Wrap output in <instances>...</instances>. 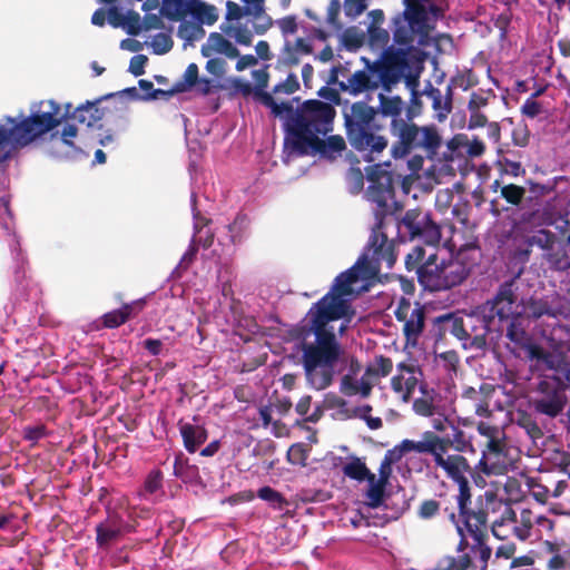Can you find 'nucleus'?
I'll use <instances>...</instances> for the list:
<instances>
[{"mask_svg": "<svg viewBox=\"0 0 570 570\" xmlns=\"http://www.w3.org/2000/svg\"><path fill=\"white\" fill-rule=\"evenodd\" d=\"M436 441H434V432L426 431L422 434V439L420 441L413 440H403L401 443V449L404 452H416L420 454H430L433 458V462L435 463V450H436Z\"/></svg>", "mask_w": 570, "mask_h": 570, "instance_id": "e433bc0d", "label": "nucleus"}, {"mask_svg": "<svg viewBox=\"0 0 570 570\" xmlns=\"http://www.w3.org/2000/svg\"><path fill=\"white\" fill-rule=\"evenodd\" d=\"M510 150H507L500 155L498 160V165L500 166V170L503 174L510 175L512 177H519L525 173L521 163L517 159H510Z\"/></svg>", "mask_w": 570, "mask_h": 570, "instance_id": "5fc2aeb1", "label": "nucleus"}, {"mask_svg": "<svg viewBox=\"0 0 570 570\" xmlns=\"http://www.w3.org/2000/svg\"><path fill=\"white\" fill-rule=\"evenodd\" d=\"M132 528L125 523L117 513L109 514L107 519L96 525V542L100 548H107L122 533L131 532Z\"/></svg>", "mask_w": 570, "mask_h": 570, "instance_id": "a878e982", "label": "nucleus"}, {"mask_svg": "<svg viewBox=\"0 0 570 570\" xmlns=\"http://www.w3.org/2000/svg\"><path fill=\"white\" fill-rule=\"evenodd\" d=\"M491 189L493 191L500 190V196L511 206L519 207L524 197H525V188L515 184H507L501 185L499 179H495Z\"/></svg>", "mask_w": 570, "mask_h": 570, "instance_id": "ea45409f", "label": "nucleus"}, {"mask_svg": "<svg viewBox=\"0 0 570 570\" xmlns=\"http://www.w3.org/2000/svg\"><path fill=\"white\" fill-rule=\"evenodd\" d=\"M554 317L570 320V288L563 294H557L553 298Z\"/></svg>", "mask_w": 570, "mask_h": 570, "instance_id": "13d9d810", "label": "nucleus"}, {"mask_svg": "<svg viewBox=\"0 0 570 570\" xmlns=\"http://www.w3.org/2000/svg\"><path fill=\"white\" fill-rule=\"evenodd\" d=\"M402 3L403 10L391 20L394 43L407 48L429 46L444 9L433 0H402Z\"/></svg>", "mask_w": 570, "mask_h": 570, "instance_id": "39448f33", "label": "nucleus"}, {"mask_svg": "<svg viewBox=\"0 0 570 570\" xmlns=\"http://www.w3.org/2000/svg\"><path fill=\"white\" fill-rule=\"evenodd\" d=\"M384 131L385 126L379 122L370 129L358 130L346 138L351 147L361 154L365 161L374 163L389 147V138Z\"/></svg>", "mask_w": 570, "mask_h": 570, "instance_id": "f3484780", "label": "nucleus"}, {"mask_svg": "<svg viewBox=\"0 0 570 570\" xmlns=\"http://www.w3.org/2000/svg\"><path fill=\"white\" fill-rule=\"evenodd\" d=\"M399 232L409 239H420L436 247L442 238L441 227L429 210L421 207L407 209L397 224Z\"/></svg>", "mask_w": 570, "mask_h": 570, "instance_id": "4468645a", "label": "nucleus"}, {"mask_svg": "<svg viewBox=\"0 0 570 570\" xmlns=\"http://www.w3.org/2000/svg\"><path fill=\"white\" fill-rule=\"evenodd\" d=\"M546 570H570V544L566 541L543 542Z\"/></svg>", "mask_w": 570, "mask_h": 570, "instance_id": "c85d7f7f", "label": "nucleus"}, {"mask_svg": "<svg viewBox=\"0 0 570 570\" xmlns=\"http://www.w3.org/2000/svg\"><path fill=\"white\" fill-rule=\"evenodd\" d=\"M178 426L184 446L189 453H195L206 442L208 434L204 426L190 424L183 420L178 422Z\"/></svg>", "mask_w": 570, "mask_h": 570, "instance_id": "f704fd0d", "label": "nucleus"}, {"mask_svg": "<svg viewBox=\"0 0 570 570\" xmlns=\"http://www.w3.org/2000/svg\"><path fill=\"white\" fill-rule=\"evenodd\" d=\"M541 346L551 350L554 356H566L570 352V326L557 324L543 330Z\"/></svg>", "mask_w": 570, "mask_h": 570, "instance_id": "c756f323", "label": "nucleus"}, {"mask_svg": "<svg viewBox=\"0 0 570 570\" xmlns=\"http://www.w3.org/2000/svg\"><path fill=\"white\" fill-rule=\"evenodd\" d=\"M63 117L55 100L33 104L29 115L6 117L4 125H0V164L11 160L19 150L56 129Z\"/></svg>", "mask_w": 570, "mask_h": 570, "instance_id": "f03ea898", "label": "nucleus"}, {"mask_svg": "<svg viewBox=\"0 0 570 570\" xmlns=\"http://www.w3.org/2000/svg\"><path fill=\"white\" fill-rule=\"evenodd\" d=\"M405 268L414 272L417 282L432 292L461 285L470 275V267L458 258L440 259L436 247L414 246L405 256Z\"/></svg>", "mask_w": 570, "mask_h": 570, "instance_id": "20e7f679", "label": "nucleus"}, {"mask_svg": "<svg viewBox=\"0 0 570 570\" xmlns=\"http://www.w3.org/2000/svg\"><path fill=\"white\" fill-rule=\"evenodd\" d=\"M397 321L404 322L403 333L407 341L416 342L425 323L424 306L415 303L414 307L403 299L395 311Z\"/></svg>", "mask_w": 570, "mask_h": 570, "instance_id": "aec40b11", "label": "nucleus"}, {"mask_svg": "<svg viewBox=\"0 0 570 570\" xmlns=\"http://www.w3.org/2000/svg\"><path fill=\"white\" fill-rule=\"evenodd\" d=\"M392 136L395 140L390 148L391 157L395 160H407L409 169L415 174L423 167L425 159H433L442 146V137L435 125L419 126L413 120L399 124Z\"/></svg>", "mask_w": 570, "mask_h": 570, "instance_id": "0eeeda50", "label": "nucleus"}, {"mask_svg": "<svg viewBox=\"0 0 570 570\" xmlns=\"http://www.w3.org/2000/svg\"><path fill=\"white\" fill-rule=\"evenodd\" d=\"M435 570H476V566L469 553H463L458 558L452 556L441 558Z\"/></svg>", "mask_w": 570, "mask_h": 570, "instance_id": "79ce46f5", "label": "nucleus"}, {"mask_svg": "<svg viewBox=\"0 0 570 570\" xmlns=\"http://www.w3.org/2000/svg\"><path fill=\"white\" fill-rule=\"evenodd\" d=\"M503 520L508 523L511 532L521 541L532 537L535 522V513L530 509H522L518 514L510 505L503 511Z\"/></svg>", "mask_w": 570, "mask_h": 570, "instance_id": "393cba45", "label": "nucleus"}, {"mask_svg": "<svg viewBox=\"0 0 570 570\" xmlns=\"http://www.w3.org/2000/svg\"><path fill=\"white\" fill-rule=\"evenodd\" d=\"M114 95H107L101 98H98L94 101L87 100L86 102L81 104L83 107H88V111L91 112L90 115L94 117V125L102 120L107 117H114L115 126L118 129H125L128 125V118L127 112L125 108H114L110 109L108 107H100V104L102 100L108 99L112 97Z\"/></svg>", "mask_w": 570, "mask_h": 570, "instance_id": "2f4dec72", "label": "nucleus"}, {"mask_svg": "<svg viewBox=\"0 0 570 570\" xmlns=\"http://www.w3.org/2000/svg\"><path fill=\"white\" fill-rule=\"evenodd\" d=\"M253 75L256 80V87L254 90V97L256 100H258L265 107L269 108L273 116H279L284 110L288 109L285 101L278 104L269 92L265 91L269 80V75L267 71L255 70Z\"/></svg>", "mask_w": 570, "mask_h": 570, "instance_id": "72a5a7b5", "label": "nucleus"}, {"mask_svg": "<svg viewBox=\"0 0 570 570\" xmlns=\"http://www.w3.org/2000/svg\"><path fill=\"white\" fill-rule=\"evenodd\" d=\"M368 488L365 492L366 505L371 509L380 508L385 498V490L389 483L376 480V475L374 474V480H367Z\"/></svg>", "mask_w": 570, "mask_h": 570, "instance_id": "c03bdc74", "label": "nucleus"}, {"mask_svg": "<svg viewBox=\"0 0 570 570\" xmlns=\"http://www.w3.org/2000/svg\"><path fill=\"white\" fill-rule=\"evenodd\" d=\"M566 247L567 246L564 244L558 248L552 247V249H550L548 253H543L542 257L552 271H570V254Z\"/></svg>", "mask_w": 570, "mask_h": 570, "instance_id": "a19ab883", "label": "nucleus"}, {"mask_svg": "<svg viewBox=\"0 0 570 570\" xmlns=\"http://www.w3.org/2000/svg\"><path fill=\"white\" fill-rule=\"evenodd\" d=\"M347 373L341 380L340 391L346 396H354L360 394L363 397L371 395L374 384L381 377L390 374L393 364L392 358H377L375 364L366 366L361 380H357L358 373L362 371V365L357 358H348L346 361Z\"/></svg>", "mask_w": 570, "mask_h": 570, "instance_id": "f8f14e48", "label": "nucleus"}, {"mask_svg": "<svg viewBox=\"0 0 570 570\" xmlns=\"http://www.w3.org/2000/svg\"><path fill=\"white\" fill-rule=\"evenodd\" d=\"M498 96L493 89H478L472 91L466 104L469 111V129L483 128L488 125V117L484 109L497 100Z\"/></svg>", "mask_w": 570, "mask_h": 570, "instance_id": "4be33fe9", "label": "nucleus"}, {"mask_svg": "<svg viewBox=\"0 0 570 570\" xmlns=\"http://www.w3.org/2000/svg\"><path fill=\"white\" fill-rule=\"evenodd\" d=\"M345 181L350 194H360L364 188V175L361 168L350 167L345 175Z\"/></svg>", "mask_w": 570, "mask_h": 570, "instance_id": "4d7b16f0", "label": "nucleus"}, {"mask_svg": "<svg viewBox=\"0 0 570 570\" xmlns=\"http://www.w3.org/2000/svg\"><path fill=\"white\" fill-rule=\"evenodd\" d=\"M348 358H303L307 382L316 390L331 385L333 376L346 368Z\"/></svg>", "mask_w": 570, "mask_h": 570, "instance_id": "a211bd4d", "label": "nucleus"}, {"mask_svg": "<svg viewBox=\"0 0 570 570\" xmlns=\"http://www.w3.org/2000/svg\"><path fill=\"white\" fill-rule=\"evenodd\" d=\"M368 43L373 49H381L382 53L390 48V32L382 27L367 28Z\"/></svg>", "mask_w": 570, "mask_h": 570, "instance_id": "603ef678", "label": "nucleus"}, {"mask_svg": "<svg viewBox=\"0 0 570 570\" xmlns=\"http://www.w3.org/2000/svg\"><path fill=\"white\" fill-rule=\"evenodd\" d=\"M223 31L230 38H234L238 45L250 46L253 41L252 31L244 24H229Z\"/></svg>", "mask_w": 570, "mask_h": 570, "instance_id": "6e6d98bb", "label": "nucleus"}, {"mask_svg": "<svg viewBox=\"0 0 570 570\" xmlns=\"http://www.w3.org/2000/svg\"><path fill=\"white\" fill-rule=\"evenodd\" d=\"M512 141L518 147H527L530 142L531 132L523 121L518 122L511 132Z\"/></svg>", "mask_w": 570, "mask_h": 570, "instance_id": "680f3d73", "label": "nucleus"}, {"mask_svg": "<svg viewBox=\"0 0 570 570\" xmlns=\"http://www.w3.org/2000/svg\"><path fill=\"white\" fill-rule=\"evenodd\" d=\"M285 104L288 109L274 117L284 121L285 146L292 151L304 148L315 137L333 131L336 110L331 104L318 99L305 100L296 108L289 101Z\"/></svg>", "mask_w": 570, "mask_h": 570, "instance_id": "7ed1b4c3", "label": "nucleus"}, {"mask_svg": "<svg viewBox=\"0 0 570 570\" xmlns=\"http://www.w3.org/2000/svg\"><path fill=\"white\" fill-rule=\"evenodd\" d=\"M299 53L292 42L286 41L282 49L281 62L287 67H294L299 63Z\"/></svg>", "mask_w": 570, "mask_h": 570, "instance_id": "69168bd1", "label": "nucleus"}, {"mask_svg": "<svg viewBox=\"0 0 570 570\" xmlns=\"http://www.w3.org/2000/svg\"><path fill=\"white\" fill-rule=\"evenodd\" d=\"M441 511H443L446 514L448 519L452 523L458 525V515L455 513L454 508H442V501L434 498L424 499L416 510V515L419 519L428 521L436 518L441 513Z\"/></svg>", "mask_w": 570, "mask_h": 570, "instance_id": "c9c22d12", "label": "nucleus"}, {"mask_svg": "<svg viewBox=\"0 0 570 570\" xmlns=\"http://www.w3.org/2000/svg\"><path fill=\"white\" fill-rule=\"evenodd\" d=\"M515 291V281L511 278L499 286L491 299L481 304L491 323L498 326L499 332L502 331L503 323L512 321L511 318L515 313L514 307L518 301Z\"/></svg>", "mask_w": 570, "mask_h": 570, "instance_id": "dca6fc26", "label": "nucleus"}, {"mask_svg": "<svg viewBox=\"0 0 570 570\" xmlns=\"http://www.w3.org/2000/svg\"><path fill=\"white\" fill-rule=\"evenodd\" d=\"M449 85H451V89L456 87L466 91L479 85V77L471 68H465L453 76Z\"/></svg>", "mask_w": 570, "mask_h": 570, "instance_id": "8fccbe9b", "label": "nucleus"}, {"mask_svg": "<svg viewBox=\"0 0 570 570\" xmlns=\"http://www.w3.org/2000/svg\"><path fill=\"white\" fill-rule=\"evenodd\" d=\"M174 475L184 483H197L200 480L198 466L191 464L183 452L175 456Z\"/></svg>", "mask_w": 570, "mask_h": 570, "instance_id": "4c0bfd02", "label": "nucleus"}, {"mask_svg": "<svg viewBox=\"0 0 570 570\" xmlns=\"http://www.w3.org/2000/svg\"><path fill=\"white\" fill-rule=\"evenodd\" d=\"M474 540V543L471 547V553L475 559H478L481 563L480 568L484 569L487 567L488 560L492 554V549L485 543L488 538L487 535H471Z\"/></svg>", "mask_w": 570, "mask_h": 570, "instance_id": "3c124183", "label": "nucleus"}, {"mask_svg": "<svg viewBox=\"0 0 570 570\" xmlns=\"http://www.w3.org/2000/svg\"><path fill=\"white\" fill-rule=\"evenodd\" d=\"M307 459L308 452L303 443H295L287 451V460L292 464L305 466Z\"/></svg>", "mask_w": 570, "mask_h": 570, "instance_id": "052dcab7", "label": "nucleus"}, {"mask_svg": "<svg viewBox=\"0 0 570 570\" xmlns=\"http://www.w3.org/2000/svg\"><path fill=\"white\" fill-rule=\"evenodd\" d=\"M283 36L294 35L297 32L298 24L295 16H286L275 22Z\"/></svg>", "mask_w": 570, "mask_h": 570, "instance_id": "338daca9", "label": "nucleus"}, {"mask_svg": "<svg viewBox=\"0 0 570 570\" xmlns=\"http://www.w3.org/2000/svg\"><path fill=\"white\" fill-rule=\"evenodd\" d=\"M436 441L435 466L444 471L450 480L466 478L471 465L462 455L466 450H472V443L466 439L464 431L454 429L452 438L440 436L434 432Z\"/></svg>", "mask_w": 570, "mask_h": 570, "instance_id": "9b49d317", "label": "nucleus"}, {"mask_svg": "<svg viewBox=\"0 0 570 570\" xmlns=\"http://www.w3.org/2000/svg\"><path fill=\"white\" fill-rule=\"evenodd\" d=\"M209 42L217 52L225 55L229 59L239 57V50L228 39L218 32H213L209 35Z\"/></svg>", "mask_w": 570, "mask_h": 570, "instance_id": "de8ad7c7", "label": "nucleus"}, {"mask_svg": "<svg viewBox=\"0 0 570 570\" xmlns=\"http://www.w3.org/2000/svg\"><path fill=\"white\" fill-rule=\"evenodd\" d=\"M423 94L431 101L435 118L440 122L444 121L452 111L453 89H451V85H448L446 92L443 95L439 88L429 83Z\"/></svg>", "mask_w": 570, "mask_h": 570, "instance_id": "473e14b6", "label": "nucleus"}, {"mask_svg": "<svg viewBox=\"0 0 570 570\" xmlns=\"http://www.w3.org/2000/svg\"><path fill=\"white\" fill-rule=\"evenodd\" d=\"M367 179L370 186L366 191L367 199L376 204L377 209L375 216L383 222L384 216L389 212V203L394 198L395 189L392 174L382 169L380 164L367 167Z\"/></svg>", "mask_w": 570, "mask_h": 570, "instance_id": "2eb2a0df", "label": "nucleus"}, {"mask_svg": "<svg viewBox=\"0 0 570 570\" xmlns=\"http://www.w3.org/2000/svg\"><path fill=\"white\" fill-rule=\"evenodd\" d=\"M507 337L513 344L512 353L519 356L520 352L527 353V356H552L543 352V347L535 344L532 337L514 320L509 323Z\"/></svg>", "mask_w": 570, "mask_h": 570, "instance_id": "b1692460", "label": "nucleus"}, {"mask_svg": "<svg viewBox=\"0 0 570 570\" xmlns=\"http://www.w3.org/2000/svg\"><path fill=\"white\" fill-rule=\"evenodd\" d=\"M163 488V473L160 470H153L148 473L144 481L142 492L140 495L147 498L155 494Z\"/></svg>", "mask_w": 570, "mask_h": 570, "instance_id": "bf43d9fd", "label": "nucleus"}, {"mask_svg": "<svg viewBox=\"0 0 570 570\" xmlns=\"http://www.w3.org/2000/svg\"><path fill=\"white\" fill-rule=\"evenodd\" d=\"M407 362H401L397 365L399 372H405L404 373V389L405 392L403 394V400L406 402L410 400L412 393L414 392L417 383H419V376L422 375L421 370L419 368V365L412 361H416V358H409Z\"/></svg>", "mask_w": 570, "mask_h": 570, "instance_id": "58836bf2", "label": "nucleus"}, {"mask_svg": "<svg viewBox=\"0 0 570 570\" xmlns=\"http://www.w3.org/2000/svg\"><path fill=\"white\" fill-rule=\"evenodd\" d=\"M476 431L485 438L476 468L487 476L508 473L511 460L509 456L510 446L504 430L499 425L480 421Z\"/></svg>", "mask_w": 570, "mask_h": 570, "instance_id": "9d476101", "label": "nucleus"}, {"mask_svg": "<svg viewBox=\"0 0 570 570\" xmlns=\"http://www.w3.org/2000/svg\"><path fill=\"white\" fill-rule=\"evenodd\" d=\"M145 303V299L126 303L119 309H114L104 314L95 322V326L97 330L117 328L125 324L130 317L137 315L144 308Z\"/></svg>", "mask_w": 570, "mask_h": 570, "instance_id": "cd10ccee", "label": "nucleus"}, {"mask_svg": "<svg viewBox=\"0 0 570 570\" xmlns=\"http://www.w3.org/2000/svg\"><path fill=\"white\" fill-rule=\"evenodd\" d=\"M257 497L267 502L272 509L278 511L284 510L289 504L287 499L281 492L269 485L259 488Z\"/></svg>", "mask_w": 570, "mask_h": 570, "instance_id": "49530a36", "label": "nucleus"}, {"mask_svg": "<svg viewBox=\"0 0 570 570\" xmlns=\"http://www.w3.org/2000/svg\"><path fill=\"white\" fill-rule=\"evenodd\" d=\"M342 470L345 476L358 482L367 481L368 479L374 480V473L370 471L360 458H352Z\"/></svg>", "mask_w": 570, "mask_h": 570, "instance_id": "37998d69", "label": "nucleus"}, {"mask_svg": "<svg viewBox=\"0 0 570 570\" xmlns=\"http://www.w3.org/2000/svg\"><path fill=\"white\" fill-rule=\"evenodd\" d=\"M367 0H345L344 11L347 17L355 18L363 13L367 7Z\"/></svg>", "mask_w": 570, "mask_h": 570, "instance_id": "774afa93", "label": "nucleus"}, {"mask_svg": "<svg viewBox=\"0 0 570 570\" xmlns=\"http://www.w3.org/2000/svg\"><path fill=\"white\" fill-rule=\"evenodd\" d=\"M71 107L70 104L67 105V110L65 116L72 118L80 125H85L87 127H94V117L90 115L91 112L88 111V107H83L82 105H79L75 110L69 114V108Z\"/></svg>", "mask_w": 570, "mask_h": 570, "instance_id": "e2e57ef3", "label": "nucleus"}, {"mask_svg": "<svg viewBox=\"0 0 570 570\" xmlns=\"http://www.w3.org/2000/svg\"><path fill=\"white\" fill-rule=\"evenodd\" d=\"M377 118H391L390 131H394L399 124H404L407 118H403L402 114L405 112V102L400 96H386L379 94Z\"/></svg>", "mask_w": 570, "mask_h": 570, "instance_id": "bb28decb", "label": "nucleus"}, {"mask_svg": "<svg viewBox=\"0 0 570 570\" xmlns=\"http://www.w3.org/2000/svg\"><path fill=\"white\" fill-rule=\"evenodd\" d=\"M458 484L455 495L458 515L462 520L470 535H487L488 533V509L482 497L472 502V492L468 476L452 480Z\"/></svg>", "mask_w": 570, "mask_h": 570, "instance_id": "ddd939ff", "label": "nucleus"}, {"mask_svg": "<svg viewBox=\"0 0 570 570\" xmlns=\"http://www.w3.org/2000/svg\"><path fill=\"white\" fill-rule=\"evenodd\" d=\"M342 112L346 136L362 129H370V127L380 122L376 108L370 106L364 100L352 104L346 101L343 106Z\"/></svg>", "mask_w": 570, "mask_h": 570, "instance_id": "6ab92c4d", "label": "nucleus"}, {"mask_svg": "<svg viewBox=\"0 0 570 570\" xmlns=\"http://www.w3.org/2000/svg\"><path fill=\"white\" fill-rule=\"evenodd\" d=\"M346 150V141L341 135H331L326 139H322L320 136L313 138L309 144H306L304 148L295 151L299 156L313 154L318 155L321 158L335 161L342 157Z\"/></svg>", "mask_w": 570, "mask_h": 570, "instance_id": "412c9836", "label": "nucleus"}, {"mask_svg": "<svg viewBox=\"0 0 570 570\" xmlns=\"http://www.w3.org/2000/svg\"><path fill=\"white\" fill-rule=\"evenodd\" d=\"M530 240V245L537 246L542 249L544 253H548L552 247L556 246L557 235L549 229H539L534 232L532 235L528 236Z\"/></svg>", "mask_w": 570, "mask_h": 570, "instance_id": "09e8293b", "label": "nucleus"}, {"mask_svg": "<svg viewBox=\"0 0 570 570\" xmlns=\"http://www.w3.org/2000/svg\"><path fill=\"white\" fill-rule=\"evenodd\" d=\"M524 311L531 318H540L544 315L554 317L552 301L531 297L524 305Z\"/></svg>", "mask_w": 570, "mask_h": 570, "instance_id": "a18cd8bd", "label": "nucleus"}, {"mask_svg": "<svg viewBox=\"0 0 570 570\" xmlns=\"http://www.w3.org/2000/svg\"><path fill=\"white\" fill-rule=\"evenodd\" d=\"M382 228L383 222L379 220L366 252L352 267L338 274L330 292L311 306L304 320L306 323L287 331V341L302 351V356H340L341 344L331 323L350 314L351 305L344 297L355 293L354 285L361 279L376 276L382 265L391 269L396 262L395 243Z\"/></svg>", "mask_w": 570, "mask_h": 570, "instance_id": "f257e3e1", "label": "nucleus"}, {"mask_svg": "<svg viewBox=\"0 0 570 570\" xmlns=\"http://www.w3.org/2000/svg\"><path fill=\"white\" fill-rule=\"evenodd\" d=\"M406 48V46L390 47L385 49L380 59L373 62L364 59L365 68L355 71L347 78V81L340 82L338 88L352 96L374 91L379 88L391 92L404 76Z\"/></svg>", "mask_w": 570, "mask_h": 570, "instance_id": "423d86ee", "label": "nucleus"}, {"mask_svg": "<svg viewBox=\"0 0 570 570\" xmlns=\"http://www.w3.org/2000/svg\"><path fill=\"white\" fill-rule=\"evenodd\" d=\"M413 48H406L405 50V68L404 76H402V80H404L406 88L411 91L410 105L405 107V116L407 120H413L419 117L422 112V100L421 92L419 91L420 86V71L414 68V63L410 60V51Z\"/></svg>", "mask_w": 570, "mask_h": 570, "instance_id": "5701e85b", "label": "nucleus"}, {"mask_svg": "<svg viewBox=\"0 0 570 570\" xmlns=\"http://www.w3.org/2000/svg\"><path fill=\"white\" fill-rule=\"evenodd\" d=\"M434 325L440 334L450 333L462 342L465 350H483L487 337L491 332H499L481 304L470 312L445 313L434 318Z\"/></svg>", "mask_w": 570, "mask_h": 570, "instance_id": "6e6552de", "label": "nucleus"}, {"mask_svg": "<svg viewBox=\"0 0 570 570\" xmlns=\"http://www.w3.org/2000/svg\"><path fill=\"white\" fill-rule=\"evenodd\" d=\"M537 360L543 361L553 374L538 384V395L533 399L532 406L540 414L557 417L568 401L566 389L570 386V358Z\"/></svg>", "mask_w": 570, "mask_h": 570, "instance_id": "1a4fd4ad", "label": "nucleus"}, {"mask_svg": "<svg viewBox=\"0 0 570 570\" xmlns=\"http://www.w3.org/2000/svg\"><path fill=\"white\" fill-rule=\"evenodd\" d=\"M563 179V177H556L552 180L547 181L546 184H540L533 180H528L529 191L531 194V198L538 200L539 198L546 197L556 191L558 180Z\"/></svg>", "mask_w": 570, "mask_h": 570, "instance_id": "864d4df0", "label": "nucleus"}, {"mask_svg": "<svg viewBox=\"0 0 570 570\" xmlns=\"http://www.w3.org/2000/svg\"><path fill=\"white\" fill-rule=\"evenodd\" d=\"M299 89V82L297 80V77L294 73H289L287 78L277 83L273 88V94H286L291 95L296 92Z\"/></svg>", "mask_w": 570, "mask_h": 570, "instance_id": "0e129e2a", "label": "nucleus"}, {"mask_svg": "<svg viewBox=\"0 0 570 570\" xmlns=\"http://www.w3.org/2000/svg\"><path fill=\"white\" fill-rule=\"evenodd\" d=\"M176 7V12L169 13L166 16L171 20H180L183 19L187 12H189L193 17H195L200 22L213 24L217 21L216 9L212 4H207L199 0H190L185 8Z\"/></svg>", "mask_w": 570, "mask_h": 570, "instance_id": "7c9ffc66", "label": "nucleus"}]
</instances>
